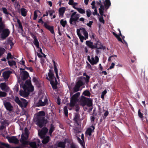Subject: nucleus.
Returning a JSON list of instances; mask_svg holds the SVG:
<instances>
[{
    "mask_svg": "<svg viewBox=\"0 0 148 148\" xmlns=\"http://www.w3.org/2000/svg\"><path fill=\"white\" fill-rule=\"evenodd\" d=\"M45 113L44 111H39L34 115V121L40 127H42L47 123V121L45 118Z\"/></svg>",
    "mask_w": 148,
    "mask_h": 148,
    "instance_id": "nucleus-1",
    "label": "nucleus"
},
{
    "mask_svg": "<svg viewBox=\"0 0 148 148\" xmlns=\"http://www.w3.org/2000/svg\"><path fill=\"white\" fill-rule=\"evenodd\" d=\"M80 95V93L77 92L73 95L70 99V102L69 104L70 106L71 107H73L75 106V110L77 112L79 111V108L78 105H75V104L79 101V97Z\"/></svg>",
    "mask_w": 148,
    "mask_h": 148,
    "instance_id": "nucleus-2",
    "label": "nucleus"
},
{
    "mask_svg": "<svg viewBox=\"0 0 148 148\" xmlns=\"http://www.w3.org/2000/svg\"><path fill=\"white\" fill-rule=\"evenodd\" d=\"M77 35L82 42H83L84 40H86L88 39V34L85 28H82L80 29H77Z\"/></svg>",
    "mask_w": 148,
    "mask_h": 148,
    "instance_id": "nucleus-3",
    "label": "nucleus"
},
{
    "mask_svg": "<svg viewBox=\"0 0 148 148\" xmlns=\"http://www.w3.org/2000/svg\"><path fill=\"white\" fill-rule=\"evenodd\" d=\"M80 102L81 105L84 106L86 105L88 107H90L92 105V100L84 96H81Z\"/></svg>",
    "mask_w": 148,
    "mask_h": 148,
    "instance_id": "nucleus-4",
    "label": "nucleus"
},
{
    "mask_svg": "<svg viewBox=\"0 0 148 148\" xmlns=\"http://www.w3.org/2000/svg\"><path fill=\"white\" fill-rule=\"evenodd\" d=\"M5 28H3L0 30V33H1L0 36L1 38L3 40L5 39L10 34L9 30L8 29Z\"/></svg>",
    "mask_w": 148,
    "mask_h": 148,
    "instance_id": "nucleus-5",
    "label": "nucleus"
},
{
    "mask_svg": "<svg viewBox=\"0 0 148 148\" xmlns=\"http://www.w3.org/2000/svg\"><path fill=\"white\" fill-rule=\"evenodd\" d=\"M48 102L47 97L46 96H43L40 98L38 102L36 104V106L39 107L45 106L47 104Z\"/></svg>",
    "mask_w": 148,
    "mask_h": 148,
    "instance_id": "nucleus-6",
    "label": "nucleus"
},
{
    "mask_svg": "<svg viewBox=\"0 0 148 148\" xmlns=\"http://www.w3.org/2000/svg\"><path fill=\"white\" fill-rule=\"evenodd\" d=\"M75 125V126H80L81 125V119L80 118V115L77 112L74 114V116L73 119Z\"/></svg>",
    "mask_w": 148,
    "mask_h": 148,
    "instance_id": "nucleus-7",
    "label": "nucleus"
},
{
    "mask_svg": "<svg viewBox=\"0 0 148 148\" xmlns=\"http://www.w3.org/2000/svg\"><path fill=\"white\" fill-rule=\"evenodd\" d=\"M84 83L81 80H79L76 83V84L73 88V91L74 92H78L79 90V88L80 87L84 85Z\"/></svg>",
    "mask_w": 148,
    "mask_h": 148,
    "instance_id": "nucleus-8",
    "label": "nucleus"
},
{
    "mask_svg": "<svg viewBox=\"0 0 148 148\" xmlns=\"http://www.w3.org/2000/svg\"><path fill=\"white\" fill-rule=\"evenodd\" d=\"M79 14H77L74 17H71L69 20V23L71 25H75L77 22H78V20L79 18Z\"/></svg>",
    "mask_w": 148,
    "mask_h": 148,
    "instance_id": "nucleus-9",
    "label": "nucleus"
},
{
    "mask_svg": "<svg viewBox=\"0 0 148 148\" xmlns=\"http://www.w3.org/2000/svg\"><path fill=\"white\" fill-rule=\"evenodd\" d=\"M48 128L45 127H43L40 132L38 133V135L42 138L45 137V135L48 132Z\"/></svg>",
    "mask_w": 148,
    "mask_h": 148,
    "instance_id": "nucleus-10",
    "label": "nucleus"
},
{
    "mask_svg": "<svg viewBox=\"0 0 148 148\" xmlns=\"http://www.w3.org/2000/svg\"><path fill=\"white\" fill-rule=\"evenodd\" d=\"M49 72L48 73L49 78L47 77L46 78L47 79L49 80L50 82L55 80V79L56 78L54 76V74L53 70L49 69Z\"/></svg>",
    "mask_w": 148,
    "mask_h": 148,
    "instance_id": "nucleus-11",
    "label": "nucleus"
},
{
    "mask_svg": "<svg viewBox=\"0 0 148 148\" xmlns=\"http://www.w3.org/2000/svg\"><path fill=\"white\" fill-rule=\"evenodd\" d=\"M7 138L10 143H14L15 144H17L19 143L18 140L15 136H13L11 137L8 136L7 137Z\"/></svg>",
    "mask_w": 148,
    "mask_h": 148,
    "instance_id": "nucleus-12",
    "label": "nucleus"
},
{
    "mask_svg": "<svg viewBox=\"0 0 148 148\" xmlns=\"http://www.w3.org/2000/svg\"><path fill=\"white\" fill-rule=\"evenodd\" d=\"M44 26L46 29L50 31L52 34H54V27L53 26H50L48 25L46 22L44 23Z\"/></svg>",
    "mask_w": 148,
    "mask_h": 148,
    "instance_id": "nucleus-13",
    "label": "nucleus"
},
{
    "mask_svg": "<svg viewBox=\"0 0 148 148\" xmlns=\"http://www.w3.org/2000/svg\"><path fill=\"white\" fill-rule=\"evenodd\" d=\"M94 46L96 47L95 49H97L104 50L105 49V47L103 46L101 42L98 40L94 44Z\"/></svg>",
    "mask_w": 148,
    "mask_h": 148,
    "instance_id": "nucleus-14",
    "label": "nucleus"
},
{
    "mask_svg": "<svg viewBox=\"0 0 148 148\" xmlns=\"http://www.w3.org/2000/svg\"><path fill=\"white\" fill-rule=\"evenodd\" d=\"M4 104L5 107L8 110L11 111L12 110L13 106L10 102L6 101L4 103Z\"/></svg>",
    "mask_w": 148,
    "mask_h": 148,
    "instance_id": "nucleus-15",
    "label": "nucleus"
},
{
    "mask_svg": "<svg viewBox=\"0 0 148 148\" xmlns=\"http://www.w3.org/2000/svg\"><path fill=\"white\" fill-rule=\"evenodd\" d=\"M22 76L21 79L23 81L25 80L26 79L28 78L29 76V73L26 71H23L21 72Z\"/></svg>",
    "mask_w": 148,
    "mask_h": 148,
    "instance_id": "nucleus-16",
    "label": "nucleus"
},
{
    "mask_svg": "<svg viewBox=\"0 0 148 148\" xmlns=\"http://www.w3.org/2000/svg\"><path fill=\"white\" fill-rule=\"evenodd\" d=\"M28 137L25 136L23 134L21 135V138L20 140V141L21 142L22 144L23 145H27L28 144V141H26Z\"/></svg>",
    "mask_w": 148,
    "mask_h": 148,
    "instance_id": "nucleus-17",
    "label": "nucleus"
},
{
    "mask_svg": "<svg viewBox=\"0 0 148 148\" xmlns=\"http://www.w3.org/2000/svg\"><path fill=\"white\" fill-rule=\"evenodd\" d=\"M11 74V72L9 71H5L3 72L2 74V76L4 79L8 81Z\"/></svg>",
    "mask_w": 148,
    "mask_h": 148,
    "instance_id": "nucleus-18",
    "label": "nucleus"
},
{
    "mask_svg": "<svg viewBox=\"0 0 148 148\" xmlns=\"http://www.w3.org/2000/svg\"><path fill=\"white\" fill-rule=\"evenodd\" d=\"M91 127L88 128L86 131V133L90 136L91 135L92 133L94 132L95 129V126L93 125L91 126Z\"/></svg>",
    "mask_w": 148,
    "mask_h": 148,
    "instance_id": "nucleus-19",
    "label": "nucleus"
},
{
    "mask_svg": "<svg viewBox=\"0 0 148 148\" xmlns=\"http://www.w3.org/2000/svg\"><path fill=\"white\" fill-rule=\"evenodd\" d=\"M50 83L51 84L53 88L54 89H57V84L58 82L56 78H55V80L50 82Z\"/></svg>",
    "mask_w": 148,
    "mask_h": 148,
    "instance_id": "nucleus-20",
    "label": "nucleus"
},
{
    "mask_svg": "<svg viewBox=\"0 0 148 148\" xmlns=\"http://www.w3.org/2000/svg\"><path fill=\"white\" fill-rule=\"evenodd\" d=\"M19 94L21 96L24 97H26L28 96L29 93L28 92L23 91L22 90H20Z\"/></svg>",
    "mask_w": 148,
    "mask_h": 148,
    "instance_id": "nucleus-21",
    "label": "nucleus"
},
{
    "mask_svg": "<svg viewBox=\"0 0 148 148\" xmlns=\"http://www.w3.org/2000/svg\"><path fill=\"white\" fill-rule=\"evenodd\" d=\"M32 81L34 83H35L36 84V85L38 87H40L41 84L40 81L38 80V78L34 77L33 78Z\"/></svg>",
    "mask_w": 148,
    "mask_h": 148,
    "instance_id": "nucleus-22",
    "label": "nucleus"
},
{
    "mask_svg": "<svg viewBox=\"0 0 148 148\" xmlns=\"http://www.w3.org/2000/svg\"><path fill=\"white\" fill-rule=\"evenodd\" d=\"M66 142L65 141H60L57 144V147L60 148H65Z\"/></svg>",
    "mask_w": 148,
    "mask_h": 148,
    "instance_id": "nucleus-23",
    "label": "nucleus"
},
{
    "mask_svg": "<svg viewBox=\"0 0 148 148\" xmlns=\"http://www.w3.org/2000/svg\"><path fill=\"white\" fill-rule=\"evenodd\" d=\"M86 44L91 49H95L96 47L93 45V42H92L87 40L86 42Z\"/></svg>",
    "mask_w": 148,
    "mask_h": 148,
    "instance_id": "nucleus-24",
    "label": "nucleus"
},
{
    "mask_svg": "<svg viewBox=\"0 0 148 148\" xmlns=\"http://www.w3.org/2000/svg\"><path fill=\"white\" fill-rule=\"evenodd\" d=\"M111 5L110 0H105L104 2V5L106 10L108 9Z\"/></svg>",
    "mask_w": 148,
    "mask_h": 148,
    "instance_id": "nucleus-25",
    "label": "nucleus"
},
{
    "mask_svg": "<svg viewBox=\"0 0 148 148\" xmlns=\"http://www.w3.org/2000/svg\"><path fill=\"white\" fill-rule=\"evenodd\" d=\"M99 58L97 56H95V59L93 56L91 58V61L93 62V65L96 64L99 62Z\"/></svg>",
    "mask_w": 148,
    "mask_h": 148,
    "instance_id": "nucleus-26",
    "label": "nucleus"
},
{
    "mask_svg": "<svg viewBox=\"0 0 148 148\" xmlns=\"http://www.w3.org/2000/svg\"><path fill=\"white\" fill-rule=\"evenodd\" d=\"M53 66H54V70L55 72L56 73V76L57 77V78L58 79H59V76L58 75V70L57 68V66L56 65V63L55 61H53Z\"/></svg>",
    "mask_w": 148,
    "mask_h": 148,
    "instance_id": "nucleus-27",
    "label": "nucleus"
},
{
    "mask_svg": "<svg viewBox=\"0 0 148 148\" xmlns=\"http://www.w3.org/2000/svg\"><path fill=\"white\" fill-rule=\"evenodd\" d=\"M66 8L65 7L60 8L59 10V14L60 16H62L63 17V14L65 12Z\"/></svg>",
    "mask_w": 148,
    "mask_h": 148,
    "instance_id": "nucleus-28",
    "label": "nucleus"
},
{
    "mask_svg": "<svg viewBox=\"0 0 148 148\" xmlns=\"http://www.w3.org/2000/svg\"><path fill=\"white\" fill-rule=\"evenodd\" d=\"M15 101L17 103L18 105L21 106H23V103L19 99L18 97L16 96L14 99Z\"/></svg>",
    "mask_w": 148,
    "mask_h": 148,
    "instance_id": "nucleus-29",
    "label": "nucleus"
},
{
    "mask_svg": "<svg viewBox=\"0 0 148 148\" xmlns=\"http://www.w3.org/2000/svg\"><path fill=\"white\" fill-rule=\"evenodd\" d=\"M34 39V44L36 46L37 48H39V42L36 37L34 36L33 37Z\"/></svg>",
    "mask_w": 148,
    "mask_h": 148,
    "instance_id": "nucleus-30",
    "label": "nucleus"
},
{
    "mask_svg": "<svg viewBox=\"0 0 148 148\" xmlns=\"http://www.w3.org/2000/svg\"><path fill=\"white\" fill-rule=\"evenodd\" d=\"M0 88L2 90H5L7 88H8L5 82L0 84Z\"/></svg>",
    "mask_w": 148,
    "mask_h": 148,
    "instance_id": "nucleus-31",
    "label": "nucleus"
},
{
    "mask_svg": "<svg viewBox=\"0 0 148 148\" xmlns=\"http://www.w3.org/2000/svg\"><path fill=\"white\" fill-rule=\"evenodd\" d=\"M55 127L54 125L51 124L50 125V127L49 130V133L50 136H51L52 132L54 130Z\"/></svg>",
    "mask_w": 148,
    "mask_h": 148,
    "instance_id": "nucleus-32",
    "label": "nucleus"
},
{
    "mask_svg": "<svg viewBox=\"0 0 148 148\" xmlns=\"http://www.w3.org/2000/svg\"><path fill=\"white\" fill-rule=\"evenodd\" d=\"M21 15L23 16H25L27 15V11L25 9L22 8L21 9Z\"/></svg>",
    "mask_w": 148,
    "mask_h": 148,
    "instance_id": "nucleus-33",
    "label": "nucleus"
},
{
    "mask_svg": "<svg viewBox=\"0 0 148 148\" xmlns=\"http://www.w3.org/2000/svg\"><path fill=\"white\" fill-rule=\"evenodd\" d=\"M43 138L42 141V143L44 144H47L49 141L50 138L49 136H47L46 137H44Z\"/></svg>",
    "mask_w": 148,
    "mask_h": 148,
    "instance_id": "nucleus-34",
    "label": "nucleus"
},
{
    "mask_svg": "<svg viewBox=\"0 0 148 148\" xmlns=\"http://www.w3.org/2000/svg\"><path fill=\"white\" fill-rule=\"evenodd\" d=\"M3 18L2 17H0V30L3 28L5 27V25L3 22Z\"/></svg>",
    "mask_w": 148,
    "mask_h": 148,
    "instance_id": "nucleus-35",
    "label": "nucleus"
},
{
    "mask_svg": "<svg viewBox=\"0 0 148 148\" xmlns=\"http://www.w3.org/2000/svg\"><path fill=\"white\" fill-rule=\"evenodd\" d=\"M83 75L84 76H86V77H84V79L85 80V82L86 84H88L89 81V79L90 78V77L88 75L86 74L85 73H84Z\"/></svg>",
    "mask_w": 148,
    "mask_h": 148,
    "instance_id": "nucleus-36",
    "label": "nucleus"
},
{
    "mask_svg": "<svg viewBox=\"0 0 148 148\" xmlns=\"http://www.w3.org/2000/svg\"><path fill=\"white\" fill-rule=\"evenodd\" d=\"M83 95L85 96L90 97L91 93L89 90H87L84 91L83 93Z\"/></svg>",
    "mask_w": 148,
    "mask_h": 148,
    "instance_id": "nucleus-37",
    "label": "nucleus"
},
{
    "mask_svg": "<svg viewBox=\"0 0 148 148\" xmlns=\"http://www.w3.org/2000/svg\"><path fill=\"white\" fill-rule=\"evenodd\" d=\"M60 23L63 27H64L67 24V21L66 20L64 21V19H61L60 21Z\"/></svg>",
    "mask_w": 148,
    "mask_h": 148,
    "instance_id": "nucleus-38",
    "label": "nucleus"
},
{
    "mask_svg": "<svg viewBox=\"0 0 148 148\" xmlns=\"http://www.w3.org/2000/svg\"><path fill=\"white\" fill-rule=\"evenodd\" d=\"M30 146L33 148H36L37 145L36 143L35 142H31L29 144Z\"/></svg>",
    "mask_w": 148,
    "mask_h": 148,
    "instance_id": "nucleus-39",
    "label": "nucleus"
},
{
    "mask_svg": "<svg viewBox=\"0 0 148 148\" xmlns=\"http://www.w3.org/2000/svg\"><path fill=\"white\" fill-rule=\"evenodd\" d=\"M8 62L10 66H15L16 65V63L15 61L14 60L9 61L8 60Z\"/></svg>",
    "mask_w": 148,
    "mask_h": 148,
    "instance_id": "nucleus-40",
    "label": "nucleus"
},
{
    "mask_svg": "<svg viewBox=\"0 0 148 148\" xmlns=\"http://www.w3.org/2000/svg\"><path fill=\"white\" fill-rule=\"evenodd\" d=\"M74 8L76 9L78 12L81 14H84L85 13V11L81 8Z\"/></svg>",
    "mask_w": 148,
    "mask_h": 148,
    "instance_id": "nucleus-41",
    "label": "nucleus"
},
{
    "mask_svg": "<svg viewBox=\"0 0 148 148\" xmlns=\"http://www.w3.org/2000/svg\"><path fill=\"white\" fill-rule=\"evenodd\" d=\"M37 12H39L40 13V11L38 10H35L34 12V18L33 19L34 20H35L38 17V15L37 14Z\"/></svg>",
    "mask_w": 148,
    "mask_h": 148,
    "instance_id": "nucleus-42",
    "label": "nucleus"
},
{
    "mask_svg": "<svg viewBox=\"0 0 148 148\" xmlns=\"http://www.w3.org/2000/svg\"><path fill=\"white\" fill-rule=\"evenodd\" d=\"M2 10L4 14H6L5 15L6 17L8 18H9V17H8V15H7V14L8 13V10H7V9L3 7L2 8Z\"/></svg>",
    "mask_w": 148,
    "mask_h": 148,
    "instance_id": "nucleus-43",
    "label": "nucleus"
},
{
    "mask_svg": "<svg viewBox=\"0 0 148 148\" xmlns=\"http://www.w3.org/2000/svg\"><path fill=\"white\" fill-rule=\"evenodd\" d=\"M17 22L18 25V28L21 29L22 31H23V28L21 23L19 19H17Z\"/></svg>",
    "mask_w": 148,
    "mask_h": 148,
    "instance_id": "nucleus-44",
    "label": "nucleus"
},
{
    "mask_svg": "<svg viewBox=\"0 0 148 148\" xmlns=\"http://www.w3.org/2000/svg\"><path fill=\"white\" fill-rule=\"evenodd\" d=\"M138 116L139 118H140L141 119H143V114L140 112V109H139L138 111Z\"/></svg>",
    "mask_w": 148,
    "mask_h": 148,
    "instance_id": "nucleus-45",
    "label": "nucleus"
},
{
    "mask_svg": "<svg viewBox=\"0 0 148 148\" xmlns=\"http://www.w3.org/2000/svg\"><path fill=\"white\" fill-rule=\"evenodd\" d=\"M64 111L66 117L68 116V109L66 106H65L64 108Z\"/></svg>",
    "mask_w": 148,
    "mask_h": 148,
    "instance_id": "nucleus-46",
    "label": "nucleus"
},
{
    "mask_svg": "<svg viewBox=\"0 0 148 148\" xmlns=\"http://www.w3.org/2000/svg\"><path fill=\"white\" fill-rule=\"evenodd\" d=\"M5 51V50L4 48L0 47V57L4 53Z\"/></svg>",
    "mask_w": 148,
    "mask_h": 148,
    "instance_id": "nucleus-47",
    "label": "nucleus"
},
{
    "mask_svg": "<svg viewBox=\"0 0 148 148\" xmlns=\"http://www.w3.org/2000/svg\"><path fill=\"white\" fill-rule=\"evenodd\" d=\"M7 93L4 92L0 91V97H4L6 96L7 95Z\"/></svg>",
    "mask_w": 148,
    "mask_h": 148,
    "instance_id": "nucleus-48",
    "label": "nucleus"
},
{
    "mask_svg": "<svg viewBox=\"0 0 148 148\" xmlns=\"http://www.w3.org/2000/svg\"><path fill=\"white\" fill-rule=\"evenodd\" d=\"M8 43L9 44L11 47V48H12L13 46L14 45V43L12 42V40L11 39L8 40Z\"/></svg>",
    "mask_w": 148,
    "mask_h": 148,
    "instance_id": "nucleus-49",
    "label": "nucleus"
},
{
    "mask_svg": "<svg viewBox=\"0 0 148 148\" xmlns=\"http://www.w3.org/2000/svg\"><path fill=\"white\" fill-rule=\"evenodd\" d=\"M34 90V87L32 85L29 86L28 88V91L29 92H32Z\"/></svg>",
    "mask_w": 148,
    "mask_h": 148,
    "instance_id": "nucleus-50",
    "label": "nucleus"
},
{
    "mask_svg": "<svg viewBox=\"0 0 148 148\" xmlns=\"http://www.w3.org/2000/svg\"><path fill=\"white\" fill-rule=\"evenodd\" d=\"M77 139L79 143L82 146L85 144L84 140H81L80 138L79 137H77Z\"/></svg>",
    "mask_w": 148,
    "mask_h": 148,
    "instance_id": "nucleus-51",
    "label": "nucleus"
},
{
    "mask_svg": "<svg viewBox=\"0 0 148 148\" xmlns=\"http://www.w3.org/2000/svg\"><path fill=\"white\" fill-rule=\"evenodd\" d=\"M107 91L106 90H105L103 91L101 93V97L103 99H104V96L106 94Z\"/></svg>",
    "mask_w": 148,
    "mask_h": 148,
    "instance_id": "nucleus-52",
    "label": "nucleus"
},
{
    "mask_svg": "<svg viewBox=\"0 0 148 148\" xmlns=\"http://www.w3.org/2000/svg\"><path fill=\"white\" fill-rule=\"evenodd\" d=\"M6 59L7 60H9L10 59H12V56L11 53L9 52L8 53Z\"/></svg>",
    "mask_w": 148,
    "mask_h": 148,
    "instance_id": "nucleus-53",
    "label": "nucleus"
},
{
    "mask_svg": "<svg viewBox=\"0 0 148 148\" xmlns=\"http://www.w3.org/2000/svg\"><path fill=\"white\" fill-rule=\"evenodd\" d=\"M48 13L49 12L50 16H52L53 13L55 12V11L53 10H51L48 11Z\"/></svg>",
    "mask_w": 148,
    "mask_h": 148,
    "instance_id": "nucleus-54",
    "label": "nucleus"
},
{
    "mask_svg": "<svg viewBox=\"0 0 148 148\" xmlns=\"http://www.w3.org/2000/svg\"><path fill=\"white\" fill-rule=\"evenodd\" d=\"M87 16L88 17H89L90 16V15L91 14V12L90 10L89 9L88 10H87L86 11Z\"/></svg>",
    "mask_w": 148,
    "mask_h": 148,
    "instance_id": "nucleus-55",
    "label": "nucleus"
},
{
    "mask_svg": "<svg viewBox=\"0 0 148 148\" xmlns=\"http://www.w3.org/2000/svg\"><path fill=\"white\" fill-rule=\"evenodd\" d=\"M25 134L26 136L28 137L29 133L28 129L26 128L25 129Z\"/></svg>",
    "mask_w": 148,
    "mask_h": 148,
    "instance_id": "nucleus-56",
    "label": "nucleus"
},
{
    "mask_svg": "<svg viewBox=\"0 0 148 148\" xmlns=\"http://www.w3.org/2000/svg\"><path fill=\"white\" fill-rule=\"evenodd\" d=\"M99 21L101 23H102L103 24H104L105 21L103 19V16H101L99 18Z\"/></svg>",
    "mask_w": 148,
    "mask_h": 148,
    "instance_id": "nucleus-57",
    "label": "nucleus"
},
{
    "mask_svg": "<svg viewBox=\"0 0 148 148\" xmlns=\"http://www.w3.org/2000/svg\"><path fill=\"white\" fill-rule=\"evenodd\" d=\"M109 112L108 111H106L104 113L103 118V119H105L106 117L108 115Z\"/></svg>",
    "mask_w": 148,
    "mask_h": 148,
    "instance_id": "nucleus-58",
    "label": "nucleus"
},
{
    "mask_svg": "<svg viewBox=\"0 0 148 148\" xmlns=\"http://www.w3.org/2000/svg\"><path fill=\"white\" fill-rule=\"evenodd\" d=\"M25 84L28 85V86H30L32 85L31 81L28 80H27L25 82Z\"/></svg>",
    "mask_w": 148,
    "mask_h": 148,
    "instance_id": "nucleus-59",
    "label": "nucleus"
},
{
    "mask_svg": "<svg viewBox=\"0 0 148 148\" xmlns=\"http://www.w3.org/2000/svg\"><path fill=\"white\" fill-rule=\"evenodd\" d=\"M18 89H19V87L18 86V85H15L14 88V91L17 92L18 91Z\"/></svg>",
    "mask_w": 148,
    "mask_h": 148,
    "instance_id": "nucleus-60",
    "label": "nucleus"
},
{
    "mask_svg": "<svg viewBox=\"0 0 148 148\" xmlns=\"http://www.w3.org/2000/svg\"><path fill=\"white\" fill-rule=\"evenodd\" d=\"M99 12L101 16H103L104 13V10H102L101 9V8H99Z\"/></svg>",
    "mask_w": 148,
    "mask_h": 148,
    "instance_id": "nucleus-61",
    "label": "nucleus"
},
{
    "mask_svg": "<svg viewBox=\"0 0 148 148\" xmlns=\"http://www.w3.org/2000/svg\"><path fill=\"white\" fill-rule=\"evenodd\" d=\"M94 12H93L92 13V14L93 15H97L99 16V14L97 12V8H95V9L94 10Z\"/></svg>",
    "mask_w": 148,
    "mask_h": 148,
    "instance_id": "nucleus-62",
    "label": "nucleus"
},
{
    "mask_svg": "<svg viewBox=\"0 0 148 148\" xmlns=\"http://www.w3.org/2000/svg\"><path fill=\"white\" fill-rule=\"evenodd\" d=\"M87 59L89 62L92 65H93V62H91V60L90 58V57L89 56H87Z\"/></svg>",
    "mask_w": 148,
    "mask_h": 148,
    "instance_id": "nucleus-63",
    "label": "nucleus"
},
{
    "mask_svg": "<svg viewBox=\"0 0 148 148\" xmlns=\"http://www.w3.org/2000/svg\"><path fill=\"white\" fill-rule=\"evenodd\" d=\"M93 23V22L92 21H90L88 23H87L86 24V25L89 27H91Z\"/></svg>",
    "mask_w": 148,
    "mask_h": 148,
    "instance_id": "nucleus-64",
    "label": "nucleus"
}]
</instances>
